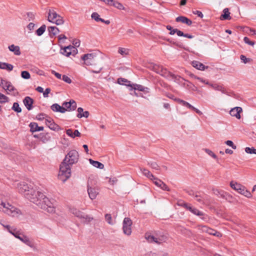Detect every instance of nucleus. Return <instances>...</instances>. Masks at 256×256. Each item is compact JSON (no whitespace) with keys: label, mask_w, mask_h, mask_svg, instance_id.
Here are the masks:
<instances>
[{"label":"nucleus","mask_w":256,"mask_h":256,"mask_svg":"<svg viewBox=\"0 0 256 256\" xmlns=\"http://www.w3.org/2000/svg\"><path fill=\"white\" fill-rule=\"evenodd\" d=\"M79 158V154L78 152L75 150H72L68 152L63 162L70 165L76 163Z\"/></svg>","instance_id":"nucleus-6"},{"label":"nucleus","mask_w":256,"mask_h":256,"mask_svg":"<svg viewBox=\"0 0 256 256\" xmlns=\"http://www.w3.org/2000/svg\"><path fill=\"white\" fill-rule=\"evenodd\" d=\"M46 125L51 130H58L60 129L59 126L54 123V120L50 118H47L45 120Z\"/></svg>","instance_id":"nucleus-18"},{"label":"nucleus","mask_w":256,"mask_h":256,"mask_svg":"<svg viewBox=\"0 0 256 256\" xmlns=\"http://www.w3.org/2000/svg\"><path fill=\"white\" fill-rule=\"evenodd\" d=\"M48 30L50 35L52 34L53 36H55L59 32L58 28L54 26L48 27Z\"/></svg>","instance_id":"nucleus-40"},{"label":"nucleus","mask_w":256,"mask_h":256,"mask_svg":"<svg viewBox=\"0 0 256 256\" xmlns=\"http://www.w3.org/2000/svg\"><path fill=\"white\" fill-rule=\"evenodd\" d=\"M176 22H181L186 24L188 26H190L192 22L187 18L183 16H178L176 18Z\"/></svg>","instance_id":"nucleus-29"},{"label":"nucleus","mask_w":256,"mask_h":256,"mask_svg":"<svg viewBox=\"0 0 256 256\" xmlns=\"http://www.w3.org/2000/svg\"><path fill=\"white\" fill-rule=\"evenodd\" d=\"M153 182L156 186L164 190L170 191V188L166 186V184L162 182L160 180L156 178L154 176L151 180Z\"/></svg>","instance_id":"nucleus-16"},{"label":"nucleus","mask_w":256,"mask_h":256,"mask_svg":"<svg viewBox=\"0 0 256 256\" xmlns=\"http://www.w3.org/2000/svg\"><path fill=\"white\" fill-rule=\"evenodd\" d=\"M51 109L55 112H60L61 113H64L66 111V108L64 107L60 106L57 104H53L51 106Z\"/></svg>","instance_id":"nucleus-25"},{"label":"nucleus","mask_w":256,"mask_h":256,"mask_svg":"<svg viewBox=\"0 0 256 256\" xmlns=\"http://www.w3.org/2000/svg\"><path fill=\"white\" fill-rule=\"evenodd\" d=\"M240 58L241 60L244 63V64H247L248 62H250L252 61V59L250 58H247L244 55H241L240 56Z\"/></svg>","instance_id":"nucleus-55"},{"label":"nucleus","mask_w":256,"mask_h":256,"mask_svg":"<svg viewBox=\"0 0 256 256\" xmlns=\"http://www.w3.org/2000/svg\"><path fill=\"white\" fill-rule=\"evenodd\" d=\"M66 134L72 138H75L76 136L80 137L81 136L80 132L77 130L74 132L72 129H68L66 130Z\"/></svg>","instance_id":"nucleus-24"},{"label":"nucleus","mask_w":256,"mask_h":256,"mask_svg":"<svg viewBox=\"0 0 256 256\" xmlns=\"http://www.w3.org/2000/svg\"><path fill=\"white\" fill-rule=\"evenodd\" d=\"M141 171L142 172L143 174L146 176L148 178H150V180L154 178V176L150 173V172L145 168L141 169Z\"/></svg>","instance_id":"nucleus-43"},{"label":"nucleus","mask_w":256,"mask_h":256,"mask_svg":"<svg viewBox=\"0 0 256 256\" xmlns=\"http://www.w3.org/2000/svg\"><path fill=\"white\" fill-rule=\"evenodd\" d=\"M188 210L190 211L194 214L200 216V219H202L203 220L207 222L209 220L208 216L206 214L199 210L196 208H194L192 206L191 208H188Z\"/></svg>","instance_id":"nucleus-13"},{"label":"nucleus","mask_w":256,"mask_h":256,"mask_svg":"<svg viewBox=\"0 0 256 256\" xmlns=\"http://www.w3.org/2000/svg\"><path fill=\"white\" fill-rule=\"evenodd\" d=\"M0 86L6 91L8 94H12L14 96L18 94L17 90L9 81L0 78Z\"/></svg>","instance_id":"nucleus-9"},{"label":"nucleus","mask_w":256,"mask_h":256,"mask_svg":"<svg viewBox=\"0 0 256 256\" xmlns=\"http://www.w3.org/2000/svg\"><path fill=\"white\" fill-rule=\"evenodd\" d=\"M14 66L12 64L0 62V68L2 70H6L8 72L12 70Z\"/></svg>","instance_id":"nucleus-31"},{"label":"nucleus","mask_w":256,"mask_h":256,"mask_svg":"<svg viewBox=\"0 0 256 256\" xmlns=\"http://www.w3.org/2000/svg\"><path fill=\"white\" fill-rule=\"evenodd\" d=\"M210 86L216 90L220 91L222 94L229 95L228 92L227 91L226 88L222 85H220L217 84H210Z\"/></svg>","instance_id":"nucleus-22"},{"label":"nucleus","mask_w":256,"mask_h":256,"mask_svg":"<svg viewBox=\"0 0 256 256\" xmlns=\"http://www.w3.org/2000/svg\"><path fill=\"white\" fill-rule=\"evenodd\" d=\"M132 221L128 218H125L122 222V230L124 234L130 236L132 234Z\"/></svg>","instance_id":"nucleus-12"},{"label":"nucleus","mask_w":256,"mask_h":256,"mask_svg":"<svg viewBox=\"0 0 256 256\" xmlns=\"http://www.w3.org/2000/svg\"><path fill=\"white\" fill-rule=\"evenodd\" d=\"M198 229L204 232H206L208 234V230H209V228L206 226L200 225L198 226Z\"/></svg>","instance_id":"nucleus-52"},{"label":"nucleus","mask_w":256,"mask_h":256,"mask_svg":"<svg viewBox=\"0 0 256 256\" xmlns=\"http://www.w3.org/2000/svg\"><path fill=\"white\" fill-rule=\"evenodd\" d=\"M118 180L116 178H110L108 180V183L112 186L116 184Z\"/></svg>","instance_id":"nucleus-57"},{"label":"nucleus","mask_w":256,"mask_h":256,"mask_svg":"<svg viewBox=\"0 0 256 256\" xmlns=\"http://www.w3.org/2000/svg\"><path fill=\"white\" fill-rule=\"evenodd\" d=\"M9 98L0 92V103L3 104L8 102Z\"/></svg>","instance_id":"nucleus-48"},{"label":"nucleus","mask_w":256,"mask_h":256,"mask_svg":"<svg viewBox=\"0 0 256 256\" xmlns=\"http://www.w3.org/2000/svg\"><path fill=\"white\" fill-rule=\"evenodd\" d=\"M12 109L20 113L22 112V108H20L19 104L18 102H14L12 106Z\"/></svg>","instance_id":"nucleus-47"},{"label":"nucleus","mask_w":256,"mask_h":256,"mask_svg":"<svg viewBox=\"0 0 256 256\" xmlns=\"http://www.w3.org/2000/svg\"><path fill=\"white\" fill-rule=\"evenodd\" d=\"M46 26L44 24L42 25L40 28H38L36 31V34L38 36H42L46 30Z\"/></svg>","instance_id":"nucleus-46"},{"label":"nucleus","mask_w":256,"mask_h":256,"mask_svg":"<svg viewBox=\"0 0 256 256\" xmlns=\"http://www.w3.org/2000/svg\"><path fill=\"white\" fill-rule=\"evenodd\" d=\"M145 238L149 242L156 244V236L155 235L146 234Z\"/></svg>","instance_id":"nucleus-41"},{"label":"nucleus","mask_w":256,"mask_h":256,"mask_svg":"<svg viewBox=\"0 0 256 256\" xmlns=\"http://www.w3.org/2000/svg\"><path fill=\"white\" fill-rule=\"evenodd\" d=\"M198 229L204 232H206L208 234V230H209V228L206 226L200 225L198 226Z\"/></svg>","instance_id":"nucleus-53"},{"label":"nucleus","mask_w":256,"mask_h":256,"mask_svg":"<svg viewBox=\"0 0 256 256\" xmlns=\"http://www.w3.org/2000/svg\"><path fill=\"white\" fill-rule=\"evenodd\" d=\"M30 131L32 132H36L42 131L44 130L43 126H39L36 122H31L30 124Z\"/></svg>","instance_id":"nucleus-27"},{"label":"nucleus","mask_w":256,"mask_h":256,"mask_svg":"<svg viewBox=\"0 0 256 256\" xmlns=\"http://www.w3.org/2000/svg\"><path fill=\"white\" fill-rule=\"evenodd\" d=\"M90 162L94 166L99 168L100 169H102L104 167V166L102 164L98 161L94 160L92 159L89 160Z\"/></svg>","instance_id":"nucleus-36"},{"label":"nucleus","mask_w":256,"mask_h":256,"mask_svg":"<svg viewBox=\"0 0 256 256\" xmlns=\"http://www.w3.org/2000/svg\"><path fill=\"white\" fill-rule=\"evenodd\" d=\"M155 236H156V244H158L166 242L168 240V237L163 234H156Z\"/></svg>","instance_id":"nucleus-23"},{"label":"nucleus","mask_w":256,"mask_h":256,"mask_svg":"<svg viewBox=\"0 0 256 256\" xmlns=\"http://www.w3.org/2000/svg\"><path fill=\"white\" fill-rule=\"evenodd\" d=\"M62 106L64 107L66 111L74 110L76 108V104L74 100H70L69 102H64Z\"/></svg>","instance_id":"nucleus-19"},{"label":"nucleus","mask_w":256,"mask_h":256,"mask_svg":"<svg viewBox=\"0 0 256 256\" xmlns=\"http://www.w3.org/2000/svg\"><path fill=\"white\" fill-rule=\"evenodd\" d=\"M118 82L120 84L125 85L130 88V86L132 85V84H130V81H128L126 79H125L124 78H118Z\"/></svg>","instance_id":"nucleus-37"},{"label":"nucleus","mask_w":256,"mask_h":256,"mask_svg":"<svg viewBox=\"0 0 256 256\" xmlns=\"http://www.w3.org/2000/svg\"><path fill=\"white\" fill-rule=\"evenodd\" d=\"M224 14L221 16L222 20H230V13L228 8H226L223 10Z\"/></svg>","instance_id":"nucleus-39"},{"label":"nucleus","mask_w":256,"mask_h":256,"mask_svg":"<svg viewBox=\"0 0 256 256\" xmlns=\"http://www.w3.org/2000/svg\"><path fill=\"white\" fill-rule=\"evenodd\" d=\"M50 92V88H47L43 92V96L44 98H48V95Z\"/></svg>","instance_id":"nucleus-61"},{"label":"nucleus","mask_w":256,"mask_h":256,"mask_svg":"<svg viewBox=\"0 0 256 256\" xmlns=\"http://www.w3.org/2000/svg\"><path fill=\"white\" fill-rule=\"evenodd\" d=\"M154 70L156 73L160 74L168 80H176L177 78L176 76L168 71L166 69L164 68L162 66L156 64L154 66Z\"/></svg>","instance_id":"nucleus-8"},{"label":"nucleus","mask_w":256,"mask_h":256,"mask_svg":"<svg viewBox=\"0 0 256 256\" xmlns=\"http://www.w3.org/2000/svg\"><path fill=\"white\" fill-rule=\"evenodd\" d=\"M226 144L228 146L232 147L233 149L235 150L236 148V146L234 145L232 140H228L225 142Z\"/></svg>","instance_id":"nucleus-56"},{"label":"nucleus","mask_w":256,"mask_h":256,"mask_svg":"<svg viewBox=\"0 0 256 256\" xmlns=\"http://www.w3.org/2000/svg\"><path fill=\"white\" fill-rule=\"evenodd\" d=\"M242 112V108L240 107L236 106L232 108L230 111V114L232 116H234L238 119L240 118V114Z\"/></svg>","instance_id":"nucleus-21"},{"label":"nucleus","mask_w":256,"mask_h":256,"mask_svg":"<svg viewBox=\"0 0 256 256\" xmlns=\"http://www.w3.org/2000/svg\"><path fill=\"white\" fill-rule=\"evenodd\" d=\"M132 90L144 92L145 93H148L150 92V89L148 88L138 84H132L130 90Z\"/></svg>","instance_id":"nucleus-20"},{"label":"nucleus","mask_w":256,"mask_h":256,"mask_svg":"<svg viewBox=\"0 0 256 256\" xmlns=\"http://www.w3.org/2000/svg\"><path fill=\"white\" fill-rule=\"evenodd\" d=\"M195 78L198 80H199L200 82H202L204 84H208L210 86V84L206 80H204L202 78H200V77H198V76H196L195 77Z\"/></svg>","instance_id":"nucleus-60"},{"label":"nucleus","mask_w":256,"mask_h":256,"mask_svg":"<svg viewBox=\"0 0 256 256\" xmlns=\"http://www.w3.org/2000/svg\"><path fill=\"white\" fill-rule=\"evenodd\" d=\"M14 236L30 248L33 249L36 248L32 240L27 236L21 233L20 231L18 230L16 232V233L14 234Z\"/></svg>","instance_id":"nucleus-10"},{"label":"nucleus","mask_w":256,"mask_h":256,"mask_svg":"<svg viewBox=\"0 0 256 256\" xmlns=\"http://www.w3.org/2000/svg\"><path fill=\"white\" fill-rule=\"evenodd\" d=\"M0 211L14 218H18L22 214L20 209L6 202V198L4 195H0Z\"/></svg>","instance_id":"nucleus-1"},{"label":"nucleus","mask_w":256,"mask_h":256,"mask_svg":"<svg viewBox=\"0 0 256 256\" xmlns=\"http://www.w3.org/2000/svg\"><path fill=\"white\" fill-rule=\"evenodd\" d=\"M71 176L70 166L64 162L60 165V171L58 174V178L63 182H65Z\"/></svg>","instance_id":"nucleus-3"},{"label":"nucleus","mask_w":256,"mask_h":256,"mask_svg":"<svg viewBox=\"0 0 256 256\" xmlns=\"http://www.w3.org/2000/svg\"><path fill=\"white\" fill-rule=\"evenodd\" d=\"M24 104L28 110L32 108L33 100L29 96H26L23 100Z\"/></svg>","instance_id":"nucleus-26"},{"label":"nucleus","mask_w":256,"mask_h":256,"mask_svg":"<svg viewBox=\"0 0 256 256\" xmlns=\"http://www.w3.org/2000/svg\"><path fill=\"white\" fill-rule=\"evenodd\" d=\"M230 186L232 189L246 198H250L252 196L250 192H249L244 186L240 184L231 182H230Z\"/></svg>","instance_id":"nucleus-7"},{"label":"nucleus","mask_w":256,"mask_h":256,"mask_svg":"<svg viewBox=\"0 0 256 256\" xmlns=\"http://www.w3.org/2000/svg\"><path fill=\"white\" fill-rule=\"evenodd\" d=\"M118 53L122 56H124L129 54V50L124 48H119L118 50Z\"/></svg>","instance_id":"nucleus-42"},{"label":"nucleus","mask_w":256,"mask_h":256,"mask_svg":"<svg viewBox=\"0 0 256 256\" xmlns=\"http://www.w3.org/2000/svg\"><path fill=\"white\" fill-rule=\"evenodd\" d=\"M14 186L19 193L23 194L26 198H27L28 196V194H30L31 190L34 188L32 185L28 184L24 182L16 183L14 184Z\"/></svg>","instance_id":"nucleus-4"},{"label":"nucleus","mask_w":256,"mask_h":256,"mask_svg":"<svg viewBox=\"0 0 256 256\" xmlns=\"http://www.w3.org/2000/svg\"><path fill=\"white\" fill-rule=\"evenodd\" d=\"M204 150L210 156H212V158L216 160H218V156L211 150L208 148H205Z\"/></svg>","instance_id":"nucleus-50"},{"label":"nucleus","mask_w":256,"mask_h":256,"mask_svg":"<svg viewBox=\"0 0 256 256\" xmlns=\"http://www.w3.org/2000/svg\"><path fill=\"white\" fill-rule=\"evenodd\" d=\"M61 53L66 56L71 54L74 56L77 53V49L74 46H69L62 49Z\"/></svg>","instance_id":"nucleus-15"},{"label":"nucleus","mask_w":256,"mask_h":256,"mask_svg":"<svg viewBox=\"0 0 256 256\" xmlns=\"http://www.w3.org/2000/svg\"><path fill=\"white\" fill-rule=\"evenodd\" d=\"M21 76L24 79H29L30 78V73L25 70L22 72Z\"/></svg>","instance_id":"nucleus-54"},{"label":"nucleus","mask_w":256,"mask_h":256,"mask_svg":"<svg viewBox=\"0 0 256 256\" xmlns=\"http://www.w3.org/2000/svg\"><path fill=\"white\" fill-rule=\"evenodd\" d=\"M105 219H106V220L108 224H110V225H113L114 224V222L112 220V218L111 214H106L105 215Z\"/></svg>","instance_id":"nucleus-51"},{"label":"nucleus","mask_w":256,"mask_h":256,"mask_svg":"<svg viewBox=\"0 0 256 256\" xmlns=\"http://www.w3.org/2000/svg\"><path fill=\"white\" fill-rule=\"evenodd\" d=\"M244 40L245 43L250 45V46H254V42L250 41V39L248 37H244Z\"/></svg>","instance_id":"nucleus-59"},{"label":"nucleus","mask_w":256,"mask_h":256,"mask_svg":"<svg viewBox=\"0 0 256 256\" xmlns=\"http://www.w3.org/2000/svg\"><path fill=\"white\" fill-rule=\"evenodd\" d=\"M48 20L56 25H61L64 22L63 18L60 15L58 14L54 10H49Z\"/></svg>","instance_id":"nucleus-11"},{"label":"nucleus","mask_w":256,"mask_h":256,"mask_svg":"<svg viewBox=\"0 0 256 256\" xmlns=\"http://www.w3.org/2000/svg\"><path fill=\"white\" fill-rule=\"evenodd\" d=\"M78 114L77 115V116L78 118H80V115H82V113L84 112V110L82 108H78Z\"/></svg>","instance_id":"nucleus-63"},{"label":"nucleus","mask_w":256,"mask_h":256,"mask_svg":"<svg viewBox=\"0 0 256 256\" xmlns=\"http://www.w3.org/2000/svg\"><path fill=\"white\" fill-rule=\"evenodd\" d=\"M182 102V106H185L186 108H188L190 109H191V110L195 111L198 114L202 115V112L201 111H200L198 108H194V106L191 105L188 102H186V101H184V102Z\"/></svg>","instance_id":"nucleus-32"},{"label":"nucleus","mask_w":256,"mask_h":256,"mask_svg":"<svg viewBox=\"0 0 256 256\" xmlns=\"http://www.w3.org/2000/svg\"><path fill=\"white\" fill-rule=\"evenodd\" d=\"M34 24L32 22H30L27 26L28 28L30 31L34 29Z\"/></svg>","instance_id":"nucleus-64"},{"label":"nucleus","mask_w":256,"mask_h":256,"mask_svg":"<svg viewBox=\"0 0 256 256\" xmlns=\"http://www.w3.org/2000/svg\"><path fill=\"white\" fill-rule=\"evenodd\" d=\"M52 73L54 74L58 79H61L62 76L60 74L56 72V71L52 70Z\"/></svg>","instance_id":"nucleus-62"},{"label":"nucleus","mask_w":256,"mask_h":256,"mask_svg":"<svg viewBox=\"0 0 256 256\" xmlns=\"http://www.w3.org/2000/svg\"><path fill=\"white\" fill-rule=\"evenodd\" d=\"M87 191L89 198L92 200H94L98 194V188L90 186L89 185L88 186Z\"/></svg>","instance_id":"nucleus-17"},{"label":"nucleus","mask_w":256,"mask_h":256,"mask_svg":"<svg viewBox=\"0 0 256 256\" xmlns=\"http://www.w3.org/2000/svg\"><path fill=\"white\" fill-rule=\"evenodd\" d=\"M62 80L68 84H70L72 82V80L68 76L66 75L62 76Z\"/></svg>","instance_id":"nucleus-58"},{"label":"nucleus","mask_w":256,"mask_h":256,"mask_svg":"<svg viewBox=\"0 0 256 256\" xmlns=\"http://www.w3.org/2000/svg\"><path fill=\"white\" fill-rule=\"evenodd\" d=\"M82 222L84 223H88L92 221L94 218L88 214H85L84 213L82 215V218H80Z\"/></svg>","instance_id":"nucleus-35"},{"label":"nucleus","mask_w":256,"mask_h":256,"mask_svg":"<svg viewBox=\"0 0 256 256\" xmlns=\"http://www.w3.org/2000/svg\"><path fill=\"white\" fill-rule=\"evenodd\" d=\"M245 152L249 154H256V148L254 147H246L245 148Z\"/></svg>","instance_id":"nucleus-49"},{"label":"nucleus","mask_w":256,"mask_h":256,"mask_svg":"<svg viewBox=\"0 0 256 256\" xmlns=\"http://www.w3.org/2000/svg\"><path fill=\"white\" fill-rule=\"evenodd\" d=\"M96 55L94 54H85L82 57V60L84 62L86 65H92L96 60Z\"/></svg>","instance_id":"nucleus-14"},{"label":"nucleus","mask_w":256,"mask_h":256,"mask_svg":"<svg viewBox=\"0 0 256 256\" xmlns=\"http://www.w3.org/2000/svg\"><path fill=\"white\" fill-rule=\"evenodd\" d=\"M0 224H2V226L4 228H6L8 230V231L10 234H12L13 236H14V234L16 233V232L18 231V230H16V228H12L10 225H8V224L5 225V224H2L0 222Z\"/></svg>","instance_id":"nucleus-38"},{"label":"nucleus","mask_w":256,"mask_h":256,"mask_svg":"<svg viewBox=\"0 0 256 256\" xmlns=\"http://www.w3.org/2000/svg\"><path fill=\"white\" fill-rule=\"evenodd\" d=\"M8 48L10 52H14L16 56H20L21 54L19 46L12 44L9 46Z\"/></svg>","instance_id":"nucleus-28"},{"label":"nucleus","mask_w":256,"mask_h":256,"mask_svg":"<svg viewBox=\"0 0 256 256\" xmlns=\"http://www.w3.org/2000/svg\"><path fill=\"white\" fill-rule=\"evenodd\" d=\"M192 66L200 70H204L206 68H208V66H206L202 63L196 60L192 62Z\"/></svg>","instance_id":"nucleus-30"},{"label":"nucleus","mask_w":256,"mask_h":256,"mask_svg":"<svg viewBox=\"0 0 256 256\" xmlns=\"http://www.w3.org/2000/svg\"><path fill=\"white\" fill-rule=\"evenodd\" d=\"M110 6H114L116 8L120 10H125V8L122 4L120 3L118 1H115L114 0H112V2L111 3Z\"/></svg>","instance_id":"nucleus-34"},{"label":"nucleus","mask_w":256,"mask_h":256,"mask_svg":"<svg viewBox=\"0 0 256 256\" xmlns=\"http://www.w3.org/2000/svg\"><path fill=\"white\" fill-rule=\"evenodd\" d=\"M27 198L31 202L38 206L40 204V202L44 198V194L40 191H38L34 188L31 190L30 194H28Z\"/></svg>","instance_id":"nucleus-5"},{"label":"nucleus","mask_w":256,"mask_h":256,"mask_svg":"<svg viewBox=\"0 0 256 256\" xmlns=\"http://www.w3.org/2000/svg\"><path fill=\"white\" fill-rule=\"evenodd\" d=\"M70 211L72 214L80 219L82 218V215L84 214V212L74 208H71Z\"/></svg>","instance_id":"nucleus-33"},{"label":"nucleus","mask_w":256,"mask_h":256,"mask_svg":"<svg viewBox=\"0 0 256 256\" xmlns=\"http://www.w3.org/2000/svg\"><path fill=\"white\" fill-rule=\"evenodd\" d=\"M208 234L210 235L214 236L217 237L222 236V234L220 232H217L216 230L212 229L210 228H209V230H208Z\"/></svg>","instance_id":"nucleus-44"},{"label":"nucleus","mask_w":256,"mask_h":256,"mask_svg":"<svg viewBox=\"0 0 256 256\" xmlns=\"http://www.w3.org/2000/svg\"><path fill=\"white\" fill-rule=\"evenodd\" d=\"M38 206L49 213L54 214L56 212V204L54 200H50L44 195Z\"/></svg>","instance_id":"nucleus-2"},{"label":"nucleus","mask_w":256,"mask_h":256,"mask_svg":"<svg viewBox=\"0 0 256 256\" xmlns=\"http://www.w3.org/2000/svg\"><path fill=\"white\" fill-rule=\"evenodd\" d=\"M91 18L92 19L94 20L96 22H103L102 18H100L98 14L96 12L92 13L91 15Z\"/></svg>","instance_id":"nucleus-45"}]
</instances>
